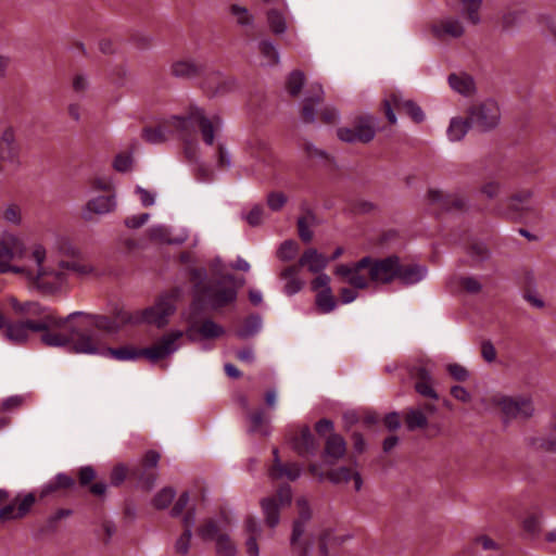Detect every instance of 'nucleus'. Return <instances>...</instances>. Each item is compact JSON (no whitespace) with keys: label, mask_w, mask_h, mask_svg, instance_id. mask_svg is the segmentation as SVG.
Segmentation results:
<instances>
[{"label":"nucleus","mask_w":556,"mask_h":556,"mask_svg":"<svg viewBox=\"0 0 556 556\" xmlns=\"http://www.w3.org/2000/svg\"><path fill=\"white\" fill-rule=\"evenodd\" d=\"M52 319L46 317L43 320L27 319L25 321L10 323L3 331V337L15 345L27 342L29 332H41L42 344L50 348H65L76 354H90L99 352L97 340L78 328H71L70 331H55L51 329Z\"/></svg>","instance_id":"1"},{"label":"nucleus","mask_w":556,"mask_h":556,"mask_svg":"<svg viewBox=\"0 0 556 556\" xmlns=\"http://www.w3.org/2000/svg\"><path fill=\"white\" fill-rule=\"evenodd\" d=\"M29 257L34 260L36 269H27L25 273L33 286L43 294H54L62 290L67 283L68 275L59 266L54 269H48L43 266L47 257V250L41 244H34L30 249Z\"/></svg>","instance_id":"2"},{"label":"nucleus","mask_w":556,"mask_h":556,"mask_svg":"<svg viewBox=\"0 0 556 556\" xmlns=\"http://www.w3.org/2000/svg\"><path fill=\"white\" fill-rule=\"evenodd\" d=\"M81 316L86 319V326L108 337H115L127 326L137 321V316L123 305H116L111 314H90L86 312H73L65 317L66 325L70 319Z\"/></svg>","instance_id":"3"},{"label":"nucleus","mask_w":556,"mask_h":556,"mask_svg":"<svg viewBox=\"0 0 556 556\" xmlns=\"http://www.w3.org/2000/svg\"><path fill=\"white\" fill-rule=\"evenodd\" d=\"M484 402L488 407L496 408L504 422L511 420H527L534 414L533 402L526 395H507L501 392L488 396Z\"/></svg>","instance_id":"4"},{"label":"nucleus","mask_w":556,"mask_h":556,"mask_svg":"<svg viewBox=\"0 0 556 556\" xmlns=\"http://www.w3.org/2000/svg\"><path fill=\"white\" fill-rule=\"evenodd\" d=\"M173 119L178 122V127H185L186 122H190L199 127L201 137L207 146H212L215 140V134L223 127V119L219 115L214 114L207 116L202 108L190 105L187 110L186 116Z\"/></svg>","instance_id":"5"},{"label":"nucleus","mask_w":556,"mask_h":556,"mask_svg":"<svg viewBox=\"0 0 556 556\" xmlns=\"http://www.w3.org/2000/svg\"><path fill=\"white\" fill-rule=\"evenodd\" d=\"M377 118L370 114L358 115L351 126L337 129L338 138L345 143H369L377 132Z\"/></svg>","instance_id":"6"},{"label":"nucleus","mask_w":556,"mask_h":556,"mask_svg":"<svg viewBox=\"0 0 556 556\" xmlns=\"http://www.w3.org/2000/svg\"><path fill=\"white\" fill-rule=\"evenodd\" d=\"M467 115L470 125L480 131L494 129L501 121L500 106L491 99L471 105Z\"/></svg>","instance_id":"7"},{"label":"nucleus","mask_w":556,"mask_h":556,"mask_svg":"<svg viewBox=\"0 0 556 556\" xmlns=\"http://www.w3.org/2000/svg\"><path fill=\"white\" fill-rule=\"evenodd\" d=\"M292 501V490L286 484L277 490V493L261 500V508L264 522L268 528H276L280 522V509L287 507Z\"/></svg>","instance_id":"8"},{"label":"nucleus","mask_w":556,"mask_h":556,"mask_svg":"<svg viewBox=\"0 0 556 556\" xmlns=\"http://www.w3.org/2000/svg\"><path fill=\"white\" fill-rule=\"evenodd\" d=\"M368 266H370V256H365L352 264L338 265L334 275L354 289H366L371 281L368 276Z\"/></svg>","instance_id":"9"},{"label":"nucleus","mask_w":556,"mask_h":556,"mask_svg":"<svg viewBox=\"0 0 556 556\" xmlns=\"http://www.w3.org/2000/svg\"><path fill=\"white\" fill-rule=\"evenodd\" d=\"M20 148L11 128L5 129L0 138V175H13L21 167Z\"/></svg>","instance_id":"10"},{"label":"nucleus","mask_w":556,"mask_h":556,"mask_svg":"<svg viewBox=\"0 0 556 556\" xmlns=\"http://www.w3.org/2000/svg\"><path fill=\"white\" fill-rule=\"evenodd\" d=\"M117 208L116 193L90 198L80 208V218L85 223H96L101 217L114 213Z\"/></svg>","instance_id":"11"},{"label":"nucleus","mask_w":556,"mask_h":556,"mask_svg":"<svg viewBox=\"0 0 556 556\" xmlns=\"http://www.w3.org/2000/svg\"><path fill=\"white\" fill-rule=\"evenodd\" d=\"M199 536L204 541L214 540L217 556H237V545L228 533L222 532L214 520H207L198 529Z\"/></svg>","instance_id":"12"},{"label":"nucleus","mask_w":556,"mask_h":556,"mask_svg":"<svg viewBox=\"0 0 556 556\" xmlns=\"http://www.w3.org/2000/svg\"><path fill=\"white\" fill-rule=\"evenodd\" d=\"M182 336V331L179 330L164 334L153 345L144 349L141 348V357L147 358L153 364L168 357L179 349V341Z\"/></svg>","instance_id":"13"},{"label":"nucleus","mask_w":556,"mask_h":556,"mask_svg":"<svg viewBox=\"0 0 556 556\" xmlns=\"http://www.w3.org/2000/svg\"><path fill=\"white\" fill-rule=\"evenodd\" d=\"M393 109L405 111L415 123H421L425 119L421 108L414 101L404 99L401 94L392 93L383 101V112L390 124H395L397 121Z\"/></svg>","instance_id":"14"},{"label":"nucleus","mask_w":556,"mask_h":556,"mask_svg":"<svg viewBox=\"0 0 556 556\" xmlns=\"http://www.w3.org/2000/svg\"><path fill=\"white\" fill-rule=\"evenodd\" d=\"M225 282L227 280L224 277L219 280L212 281L207 283L206 287L203 288V298L207 300L208 304L212 308H220L224 307L237 299V288L226 286Z\"/></svg>","instance_id":"15"},{"label":"nucleus","mask_w":556,"mask_h":556,"mask_svg":"<svg viewBox=\"0 0 556 556\" xmlns=\"http://www.w3.org/2000/svg\"><path fill=\"white\" fill-rule=\"evenodd\" d=\"M16 313L28 316V319L43 320L46 317L52 319L51 329L55 331H70L71 328H75L66 326L65 318L58 317L51 308L42 306L38 302L21 303Z\"/></svg>","instance_id":"16"},{"label":"nucleus","mask_w":556,"mask_h":556,"mask_svg":"<svg viewBox=\"0 0 556 556\" xmlns=\"http://www.w3.org/2000/svg\"><path fill=\"white\" fill-rule=\"evenodd\" d=\"M36 503L34 493H18L9 504L0 508V522L25 518Z\"/></svg>","instance_id":"17"},{"label":"nucleus","mask_w":556,"mask_h":556,"mask_svg":"<svg viewBox=\"0 0 556 556\" xmlns=\"http://www.w3.org/2000/svg\"><path fill=\"white\" fill-rule=\"evenodd\" d=\"M399 270V256L391 255L384 258L370 257V266H368V276L372 282L390 283L396 278Z\"/></svg>","instance_id":"18"},{"label":"nucleus","mask_w":556,"mask_h":556,"mask_svg":"<svg viewBox=\"0 0 556 556\" xmlns=\"http://www.w3.org/2000/svg\"><path fill=\"white\" fill-rule=\"evenodd\" d=\"M174 311V298L172 295H164L153 306L141 312V321L162 327L167 324L168 317Z\"/></svg>","instance_id":"19"},{"label":"nucleus","mask_w":556,"mask_h":556,"mask_svg":"<svg viewBox=\"0 0 556 556\" xmlns=\"http://www.w3.org/2000/svg\"><path fill=\"white\" fill-rule=\"evenodd\" d=\"M431 31L439 40L458 39L465 35V26L458 17L445 16L432 24Z\"/></svg>","instance_id":"20"},{"label":"nucleus","mask_w":556,"mask_h":556,"mask_svg":"<svg viewBox=\"0 0 556 556\" xmlns=\"http://www.w3.org/2000/svg\"><path fill=\"white\" fill-rule=\"evenodd\" d=\"M161 454L154 450H149L141 457V489L151 490L159 477L157 464Z\"/></svg>","instance_id":"21"},{"label":"nucleus","mask_w":556,"mask_h":556,"mask_svg":"<svg viewBox=\"0 0 556 556\" xmlns=\"http://www.w3.org/2000/svg\"><path fill=\"white\" fill-rule=\"evenodd\" d=\"M410 376L415 380V390L417 393L432 400L439 399L432 386L433 379L430 369L424 365H417L410 369Z\"/></svg>","instance_id":"22"},{"label":"nucleus","mask_w":556,"mask_h":556,"mask_svg":"<svg viewBox=\"0 0 556 556\" xmlns=\"http://www.w3.org/2000/svg\"><path fill=\"white\" fill-rule=\"evenodd\" d=\"M429 200L440 205L445 211H464L468 207L466 197L458 193H444L439 189H430L428 191Z\"/></svg>","instance_id":"23"},{"label":"nucleus","mask_w":556,"mask_h":556,"mask_svg":"<svg viewBox=\"0 0 556 556\" xmlns=\"http://www.w3.org/2000/svg\"><path fill=\"white\" fill-rule=\"evenodd\" d=\"M245 534L244 549L247 556H260L258 540L262 538L263 529L260 522L252 516H248L243 522Z\"/></svg>","instance_id":"24"},{"label":"nucleus","mask_w":556,"mask_h":556,"mask_svg":"<svg viewBox=\"0 0 556 556\" xmlns=\"http://www.w3.org/2000/svg\"><path fill=\"white\" fill-rule=\"evenodd\" d=\"M324 100V90L321 85H311L306 97L304 98L301 117L305 123H314L316 121L317 105Z\"/></svg>","instance_id":"25"},{"label":"nucleus","mask_w":556,"mask_h":556,"mask_svg":"<svg viewBox=\"0 0 556 556\" xmlns=\"http://www.w3.org/2000/svg\"><path fill=\"white\" fill-rule=\"evenodd\" d=\"M204 71V66L192 58H184L170 64V74L176 78L192 79Z\"/></svg>","instance_id":"26"},{"label":"nucleus","mask_w":556,"mask_h":556,"mask_svg":"<svg viewBox=\"0 0 556 556\" xmlns=\"http://www.w3.org/2000/svg\"><path fill=\"white\" fill-rule=\"evenodd\" d=\"M78 482L79 485L85 488L89 486V492L97 496V497H104L108 491V483L104 481H97L94 483H91L96 477L97 472L96 469L90 466H83L78 469Z\"/></svg>","instance_id":"27"},{"label":"nucleus","mask_w":556,"mask_h":556,"mask_svg":"<svg viewBox=\"0 0 556 556\" xmlns=\"http://www.w3.org/2000/svg\"><path fill=\"white\" fill-rule=\"evenodd\" d=\"M58 264L59 267L65 273L72 271L78 277H86L99 274L98 267L88 255H86V260H84L80 256L78 258H73L71 261H60Z\"/></svg>","instance_id":"28"},{"label":"nucleus","mask_w":556,"mask_h":556,"mask_svg":"<svg viewBox=\"0 0 556 556\" xmlns=\"http://www.w3.org/2000/svg\"><path fill=\"white\" fill-rule=\"evenodd\" d=\"M78 331L90 334L91 337H93L97 340L98 348H99V352L97 354L108 355V356H110L116 361H121V362L136 361L139 358V349L136 346L124 345V346L116 348V349H113V348L101 349L100 340L94 334H92L89 330L78 329Z\"/></svg>","instance_id":"29"},{"label":"nucleus","mask_w":556,"mask_h":556,"mask_svg":"<svg viewBox=\"0 0 556 556\" xmlns=\"http://www.w3.org/2000/svg\"><path fill=\"white\" fill-rule=\"evenodd\" d=\"M427 267L419 264H402L399 260L396 278L405 286L415 285L427 276Z\"/></svg>","instance_id":"30"},{"label":"nucleus","mask_w":556,"mask_h":556,"mask_svg":"<svg viewBox=\"0 0 556 556\" xmlns=\"http://www.w3.org/2000/svg\"><path fill=\"white\" fill-rule=\"evenodd\" d=\"M168 132V123L164 119H159L153 124L144 125L141 131V138L148 143L160 144L167 140Z\"/></svg>","instance_id":"31"},{"label":"nucleus","mask_w":556,"mask_h":556,"mask_svg":"<svg viewBox=\"0 0 556 556\" xmlns=\"http://www.w3.org/2000/svg\"><path fill=\"white\" fill-rule=\"evenodd\" d=\"M346 452L344 439L337 433L330 434L325 442L324 458L329 464H334L341 459Z\"/></svg>","instance_id":"32"},{"label":"nucleus","mask_w":556,"mask_h":556,"mask_svg":"<svg viewBox=\"0 0 556 556\" xmlns=\"http://www.w3.org/2000/svg\"><path fill=\"white\" fill-rule=\"evenodd\" d=\"M292 448L302 457L316 453L317 443L308 427H304L301 432L292 439Z\"/></svg>","instance_id":"33"},{"label":"nucleus","mask_w":556,"mask_h":556,"mask_svg":"<svg viewBox=\"0 0 556 556\" xmlns=\"http://www.w3.org/2000/svg\"><path fill=\"white\" fill-rule=\"evenodd\" d=\"M328 264L329 258L327 256L319 253L316 249L311 248L303 252L296 266H299V268L301 266H306L311 273L319 274L328 266Z\"/></svg>","instance_id":"34"},{"label":"nucleus","mask_w":556,"mask_h":556,"mask_svg":"<svg viewBox=\"0 0 556 556\" xmlns=\"http://www.w3.org/2000/svg\"><path fill=\"white\" fill-rule=\"evenodd\" d=\"M508 177V172L506 168L501 167L496 169L489 180H486L482 186L480 187V192L482 195H484L486 199L492 200L497 198L502 192V182L501 180H504Z\"/></svg>","instance_id":"35"},{"label":"nucleus","mask_w":556,"mask_h":556,"mask_svg":"<svg viewBox=\"0 0 556 556\" xmlns=\"http://www.w3.org/2000/svg\"><path fill=\"white\" fill-rule=\"evenodd\" d=\"M327 478L334 484L346 483L351 479L354 481V489L359 491L363 485V480L357 471H352L351 468L340 467L338 469L330 470L327 473Z\"/></svg>","instance_id":"36"},{"label":"nucleus","mask_w":556,"mask_h":556,"mask_svg":"<svg viewBox=\"0 0 556 556\" xmlns=\"http://www.w3.org/2000/svg\"><path fill=\"white\" fill-rule=\"evenodd\" d=\"M236 80L229 76L215 74L206 81L207 91L213 96L225 94L236 88Z\"/></svg>","instance_id":"37"},{"label":"nucleus","mask_w":556,"mask_h":556,"mask_svg":"<svg viewBox=\"0 0 556 556\" xmlns=\"http://www.w3.org/2000/svg\"><path fill=\"white\" fill-rule=\"evenodd\" d=\"M195 333L205 339L217 338L224 333V328L215 321L206 319L200 325H192L187 331V336L192 340Z\"/></svg>","instance_id":"38"},{"label":"nucleus","mask_w":556,"mask_h":556,"mask_svg":"<svg viewBox=\"0 0 556 556\" xmlns=\"http://www.w3.org/2000/svg\"><path fill=\"white\" fill-rule=\"evenodd\" d=\"M75 485V480L73 477L68 476L65 472H59L54 476L52 480L42 485L40 490V497L43 498L49 494L60 490V489H72Z\"/></svg>","instance_id":"39"},{"label":"nucleus","mask_w":556,"mask_h":556,"mask_svg":"<svg viewBox=\"0 0 556 556\" xmlns=\"http://www.w3.org/2000/svg\"><path fill=\"white\" fill-rule=\"evenodd\" d=\"M116 245L119 254L124 256L134 254L139 247L138 232L122 231L116 239Z\"/></svg>","instance_id":"40"},{"label":"nucleus","mask_w":556,"mask_h":556,"mask_svg":"<svg viewBox=\"0 0 556 556\" xmlns=\"http://www.w3.org/2000/svg\"><path fill=\"white\" fill-rule=\"evenodd\" d=\"M136 152V143H131L128 148L117 153L113 160L112 166L118 173H127L132 169L134 154Z\"/></svg>","instance_id":"41"},{"label":"nucleus","mask_w":556,"mask_h":556,"mask_svg":"<svg viewBox=\"0 0 556 556\" xmlns=\"http://www.w3.org/2000/svg\"><path fill=\"white\" fill-rule=\"evenodd\" d=\"M301 475V468L296 464H282L280 459H277L275 464H273L269 476L273 479H281L287 477L289 480H296Z\"/></svg>","instance_id":"42"},{"label":"nucleus","mask_w":556,"mask_h":556,"mask_svg":"<svg viewBox=\"0 0 556 556\" xmlns=\"http://www.w3.org/2000/svg\"><path fill=\"white\" fill-rule=\"evenodd\" d=\"M298 274L299 266L295 265L287 267L280 274V277L286 280L283 290L288 295L298 293L303 287V282L298 278Z\"/></svg>","instance_id":"43"},{"label":"nucleus","mask_w":556,"mask_h":556,"mask_svg":"<svg viewBox=\"0 0 556 556\" xmlns=\"http://www.w3.org/2000/svg\"><path fill=\"white\" fill-rule=\"evenodd\" d=\"M5 239L11 262L14 260H25L28 257L27 248L22 238L11 232H5Z\"/></svg>","instance_id":"44"},{"label":"nucleus","mask_w":556,"mask_h":556,"mask_svg":"<svg viewBox=\"0 0 556 556\" xmlns=\"http://www.w3.org/2000/svg\"><path fill=\"white\" fill-rule=\"evenodd\" d=\"M462 5V14L468 23L478 25L481 23L480 10L483 0H458Z\"/></svg>","instance_id":"45"},{"label":"nucleus","mask_w":556,"mask_h":556,"mask_svg":"<svg viewBox=\"0 0 556 556\" xmlns=\"http://www.w3.org/2000/svg\"><path fill=\"white\" fill-rule=\"evenodd\" d=\"M450 87L464 96H470L475 90V84L470 76L462 74H451L448 76Z\"/></svg>","instance_id":"46"},{"label":"nucleus","mask_w":556,"mask_h":556,"mask_svg":"<svg viewBox=\"0 0 556 556\" xmlns=\"http://www.w3.org/2000/svg\"><path fill=\"white\" fill-rule=\"evenodd\" d=\"M7 247L5 232H3L0 238V273L5 274L12 271L25 274L28 268L11 265L10 253Z\"/></svg>","instance_id":"47"},{"label":"nucleus","mask_w":556,"mask_h":556,"mask_svg":"<svg viewBox=\"0 0 556 556\" xmlns=\"http://www.w3.org/2000/svg\"><path fill=\"white\" fill-rule=\"evenodd\" d=\"M470 127L472 126L470 125L468 117H454L450 122V126L446 131L447 137L451 141H460L466 136Z\"/></svg>","instance_id":"48"},{"label":"nucleus","mask_w":556,"mask_h":556,"mask_svg":"<svg viewBox=\"0 0 556 556\" xmlns=\"http://www.w3.org/2000/svg\"><path fill=\"white\" fill-rule=\"evenodd\" d=\"M316 225V216L307 212L305 215L298 218V231L302 241L309 242L313 239V231L311 228Z\"/></svg>","instance_id":"49"},{"label":"nucleus","mask_w":556,"mask_h":556,"mask_svg":"<svg viewBox=\"0 0 556 556\" xmlns=\"http://www.w3.org/2000/svg\"><path fill=\"white\" fill-rule=\"evenodd\" d=\"M405 424L408 430L426 428L428 425V417L425 412L419 408H410L405 416Z\"/></svg>","instance_id":"50"},{"label":"nucleus","mask_w":556,"mask_h":556,"mask_svg":"<svg viewBox=\"0 0 556 556\" xmlns=\"http://www.w3.org/2000/svg\"><path fill=\"white\" fill-rule=\"evenodd\" d=\"M147 235L150 240L156 243L180 244L185 241L184 238L172 239L168 229L164 226L152 227L147 231Z\"/></svg>","instance_id":"51"},{"label":"nucleus","mask_w":556,"mask_h":556,"mask_svg":"<svg viewBox=\"0 0 556 556\" xmlns=\"http://www.w3.org/2000/svg\"><path fill=\"white\" fill-rule=\"evenodd\" d=\"M316 305L320 313L328 314L332 312L336 306L337 302L334 296L332 295L331 288H327V290H321L316 295Z\"/></svg>","instance_id":"52"},{"label":"nucleus","mask_w":556,"mask_h":556,"mask_svg":"<svg viewBox=\"0 0 556 556\" xmlns=\"http://www.w3.org/2000/svg\"><path fill=\"white\" fill-rule=\"evenodd\" d=\"M262 327V318L258 315H252L244 320L243 326L237 331V336L247 339L256 334Z\"/></svg>","instance_id":"53"},{"label":"nucleus","mask_w":556,"mask_h":556,"mask_svg":"<svg viewBox=\"0 0 556 556\" xmlns=\"http://www.w3.org/2000/svg\"><path fill=\"white\" fill-rule=\"evenodd\" d=\"M305 81V75L301 71H293L287 78L286 89L291 97H298Z\"/></svg>","instance_id":"54"},{"label":"nucleus","mask_w":556,"mask_h":556,"mask_svg":"<svg viewBox=\"0 0 556 556\" xmlns=\"http://www.w3.org/2000/svg\"><path fill=\"white\" fill-rule=\"evenodd\" d=\"M248 419L250 422V427H249L250 433H262L264 435L267 434V430L264 428L265 414L262 409H257L253 413H249Z\"/></svg>","instance_id":"55"},{"label":"nucleus","mask_w":556,"mask_h":556,"mask_svg":"<svg viewBox=\"0 0 556 556\" xmlns=\"http://www.w3.org/2000/svg\"><path fill=\"white\" fill-rule=\"evenodd\" d=\"M523 12L519 10L508 11L503 14L501 20L502 28L505 31H510L517 28L521 23Z\"/></svg>","instance_id":"56"},{"label":"nucleus","mask_w":556,"mask_h":556,"mask_svg":"<svg viewBox=\"0 0 556 556\" xmlns=\"http://www.w3.org/2000/svg\"><path fill=\"white\" fill-rule=\"evenodd\" d=\"M268 24L275 34H283L287 29L286 18L277 10H270L267 13Z\"/></svg>","instance_id":"57"},{"label":"nucleus","mask_w":556,"mask_h":556,"mask_svg":"<svg viewBox=\"0 0 556 556\" xmlns=\"http://www.w3.org/2000/svg\"><path fill=\"white\" fill-rule=\"evenodd\" d=\"M231 14L236 17V22L241 26H251L254 22L253 15L249 12L245 7L239 4H232L230 7Z\"/></svg>","instance_id":"58"},{"label":"nucleus","mask_w":556,"mask_h":556,"mask_svg":"<svg viewBox=\"0 0 556 556\" xmlns=\"http://www.w3.org/2000/svg\"><path fill=\"white\" fill-rule=\"evenodd\" d=\"M175 490L170 486L163 488L153 498V506L157 509L166 508L175 497Z\"/></svg>","instance_id":"59"},{"label":"nucleus","mask_w":556,"mask_h":556,"mask_svg":"<svg viewBox=\"0 0 556 556\" xmlns=\"http://www.w3.org/2000/svg\"><path fill=\"white\" fill-rule=\"evenodd\" d=\"M472 266H477L490 257V251L483 243H473L469 249Z\"/></svg>","instance_id":"60"},{"label":"nucleus","mask_w":556,"mask_h":556,"mask_svg":"<svg viewBox=\"0 0 556 556\" xmlns=\"http://www.w3.org/2000/svg\"><path fill=\"white\" fill-rule=\"evenodd\" d=\"M260 52L266 59L267 65L277 64L279 61V54L271 41L263 40L258 45Z\"/></svg>","instance_id":"61"},{"label":"nucleus","mask_w":556,"mask_h":556,"mask_svg":"<svg viewBox=\"0 0 556 556\" xmlns=\"http://www.w3.org/2000/svg\"><path fill=\"white\" fill-rule=\"evenodd\" d=\"M190 281L193 283V289L197 295H203V288L207 286L204 281L206 279V270L204 268L190 269Z\"/></svg>","instance_id":"62"},{"label":"nucleus","mask_w":556,"mask_h":556,"mask_svg":"<svg viewBox=\"0 0 556 556\" xmlns=\"http://www.w3.org/2000/svg\"><path fill=\"white\" fill-rule=\"evenodd\" d=\"M298 251H299V245L294 240H286L280 244V247L277 251V256L281 261H290V260L294 258Z\"/></svg>","instance_id":"63"},{"label":"nucleus","mask_w":556,"mask_h":556,"mask_svg":"<svg viewBox=\"0 0 556 556\" xmlns=\"http://www.w3.org/2000/svg\"><path fill=\"white\" fill-rule=\"evenodd\" d=\"M457 281L458 285L470 294H477L482 290V283L475 276H460Z\"/></svg>","instance_id":"64"}]
</instances>
